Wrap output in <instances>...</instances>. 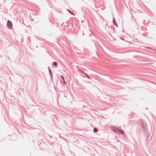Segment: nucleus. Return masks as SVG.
Listing matches in <instances>:
<instances>
[{
    "label": "nucleus",
    "instance_id": "f257e3e1",
    "mask_svg": "<svg viewBox=\"0 0 156 156\" xmlns=\"http://www.w3.org/2000/svg\"><path fill=\"white\" fill-rule=\"evenodd\" d=\"M7 24V25L9 27H12V23L11 22H10V21H9V20H8V21Z\"/></svg>",
    "mask_w": 156,
    "mask_h": 156
},
{
    "label": "nucleus",
    "instance_id": "f03ea898",
    "mask_svg": "<svg viewBox=\"0 0 156 156\" xmlns=\"http://www.w3.org/2000/svg\"><path fill=\"white\" fill-rule=\"evenodd\" d=\"M61 77L62 80H63L64 83V84L65 85H66V81H65V80L64 77L62 76H61Z\"/></svg>",
    "mask_w": 156,
    "mask_h": 156
},
{
    "label": "nucleus",
    "instance_id": "7ed1b4c3",
    "mask_svg": "<svg viewBox=\"0 0 156 156\" xmlns=\"http://www.w3.org/2000/svg\"><path fill=\"white\" fill-rule=\"evenodd\" d=\"M93 130L95 132H97L98 131V129L96 128H94V129H93Z\"/></svg>",
    "mask_w": 156,
    "mask_h": 156
},
{
    "label": "nucleus",
    "instance_id": "20e7f679",
    "mask_svg": "<svg viewBox=\"0 0 156 156\" xmlns=\"http://www.w3.org/2000/svg\"><path fill=\"white\" fill-rule=\"evenodd\" d=\"M82 72L84 74H85V75H86V76L88 78H90V77L89 76H88L87 74L85 73H84L83 72Z\"/></svg>",
    "mask_w": 156,
    "mask_h": 156
},
{
    "label": "nucleus",
    "instance_id": "39448f33",
    "mask_svg": "<svg viewBox=\"0 0 156 156\" xmlns=\"http://www.w3.org/2000/svg\"><path fill=\"white\" fill-rule=\"evenodd\" d=\"M68 11L72 15H74V14L69 9H67Z\"/></svg>",
    "mask_w": 156,
    "mask_h": 156
},
{
    "label": "nucleus",
    "instance_id": "423d86ee",
    "mask_svg": "<svg viewBox=\"0 0 156 156\" xmlns=\"http://www.w3.org/2000/svg\"><path fill=\"white\" fill-rule=\"evenodd\" d=\"M120 132L122 134H123L124 133V131L122 130H120Z\"/></svg>",
    "mask_w": 156,
    "mask_h": 156
},
{
    "label": "nucleus",
    "instance_id": "0eeeda50",
    "mask_svg": "<svg viewBox=\"0 0 156 156\" xmlns=\"http://www.w3.org/2000/svg\"><path fill=\"white\" fill-rule=\"evenodd\" d=\"M53 64L55 65V66H56L57 65V63L56 62H53Z\"/></svg>",
    "mask_w": 156,
    "mask_h": 156
},
{
    "label": "nucleus",
    "instance_id": "6e6552de",
    "mask_svg": "<svg viewBox=\"0 0 156 156\" xmlns=\"http://www.w3.org/2000/svg\"><path fill=\"white\" fill-rule=\"evenodd\" d=\"M49 72L51 74V76H52V74L51 72V70H50V69H49Z\"/></svg>",
    "mask_w": 156,
    "mask_h": 156
},
{
    "label": "nucleus",
    "instance_id": "1a4fd4ad",
    "mask_svg": "<svg viewBox=\"0 0 156 156\" xmlns=\"http://www.w3.org/2000/svg\"><path fill=\"white\" fill-rule=\"evenodd\" d=\"M114 24L115 26H116L117 27H118L117 24L115 22V23H114Z\"/></svg>",
    "mask_w": 156,
    "mask_h": 156
},
{
    "label": "nucleus",
    "instance_id": "9d476101",
    "mask_svg": "<svg viewBox=\"0 0 156 156\" xmlns=\"http://www.w3.org/2000/svg\"><path fill=\"white\" fill-rule=\"evenodd\" d=\"M113 23H115V20L114 19H113Z\"/></svg>",
    "mask_w": 156,
    "mask_h": 156
}]
</instances>
